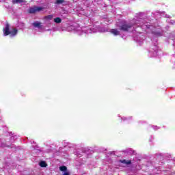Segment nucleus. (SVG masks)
<instances>
[{"label": "nucleus", "mask_w": 175, "mask_h": 175, "mask_svg": "<svg viewBox=\"0 0 175 175\" xmlns=\"http://www.w3.org/2000/svg\"><path fill=\"white\" fill-rule=\"evenodd\" d=\"M59 170L61 171V172H68L67 170H68V167H66V166H65V165H62V166H61V167H59Z\"/></svg>", "instance_id": "obj_9"}, {"label": "nucleus", "mask_w": 175, "mask_h": 175, "mask_svg": "<svg viewBox=\"0 0 175 175\" xmlns=\"http://www.w3.org/2000/svg\"><path fill=\"white\" fill-rule=\"evenodd\" d=\"M54 21L55 23H57V24H59V23H62V19H61V18H59V17H57L54 19Z\"/></svg>", "instance_id": "obj_10"}, {"label": "nucleus", "mask_w": 175, "mask_h": 175, "mask_svg": "<svg viewBox=\"0 0 175 175\" xmlns=\"http://www.w3.org/2000/svg\"><path fill=\"white\" fill-rule=\"evenodd\" d=\"M111 33H113V35H120V31L118 30H117V29H113L111 31Z\"/></svg>", "instance_id": "obj_7"}, {"label": "nucleus", "mask_w": 175, "mask_h": 175, "mask_svg": "<svg viewBox=\"0 0 175 175\" xmlns=\"http://www.w3.org/2000/svg\"><path fill=\"white\" fill-rule=\"evenodd\" d=\"M65 2V0H56L55 3H57V5H59L61 3H64Z\"/></svg>", "instance_id": "obj_12"}, {"label": "nucleus", "mask_w": 175, "mask_h": 175, "mask_svg": "<svg viewBox=\"0 0 175 175\" xmlns=\"http://www.w3.org/2000/svg\"><path fill=\"white\" fill-rule=\"evenodd\" d=\"M133 25L131 23L123 24L120 26V31H124V32H128L131 28H132Z\"/></svg>", "instance_id": "obj_1"}, {"label": "nucleus", "mask_w": 175, "mask_h": 175, "mask_svg": "<svg viewBox=\"0 0 175 175\" xmlns=\"http://www.w3.org/2000/svg\"><path fill=\"white\" fill-rule=\"evenodd\" d=\"M25 2V0H12V3L16 4V3H23Z\"/></svg>", "instance_id": "obj_8"}, {"label": "nucleus", "mask_w": 175, "mask_h": 175, "mask_svg": "<svg viewBox=\"0 0 175 175\" xmlns=\"http://www.w3.org/2000/svg\"><path fill=\"white\" fill-rule=\"evenodd\" d=\"M119 162H120V163H124V165H131L132 164V161L131 160H120Z\"/></svg>", "instance_id": "obj_4"}, {"label": "nucleus", "mask_w": 175, "mask_h": 175, "mask_svg": "<svg viewBox=\"0 0 175 175\" xmlns=\"http://www.w3.org/2000/svg\"><path fill=\"white\" fill-rule=\"evenodd\" d=\"M40 166L41 167H47V163H46V161H41L40 163Z\"/></svg>", "instance_id": "obj_11"}, {"label": "nucleus", "mask_w": 175, "mask_h": 175, "mask_svg": "<svg viewBox=\"0 0 175 175\" xmlns=\"http://www.w3.org/2000/svg\"><path fill=\"white\" fill-rule=\"evenodd\" d=\"M42 23L40 22H34L32 25L35 27V28H42Z\"/></svg>", "instance_id": "obj_5"}, {"label": "nucleus", "mask_w": 175, "mask_h": 175, "mask_svg": "<svg viewBox=\"0 0 175 175\" xmlns=\"http://www.w3.org/2000/svg\"><path fill=\"white\" fill-rule=\"evenodd\" d=\"M159 35H161V33H158Z\"/></svg>", "instance_id": "obj_14"}, {"label": "nucleus", "mask_w": 175, "mask_h": 175, "mask_svg": "<svg viewBox=\"0 0 175 175\" xmlns=\"http://www.w3.org/2000/svg\"><path fill=\"white\" fill-rule=\"evenodd\" d=\"M4 36H8L10 35V24L8 22H6L5 27L3 29Z\"/></svg>", "instance_id": "obj_2"}, {"label": "nucleus", "mask_w": 175, "mask_h": 175, "mask_svg": "<svg viewBox=\"0 0 175 175\" xmlns=\"http://www.w3.org/2000/svg\"><path fill=\"white\" fill-rule=\"evenodd\" d=\"M43 8H42V7H33V8H30L29 9V13H30V14H33L35 13H36L37 12H40V10H42Z\"/></svg>", "instance_id": "obj_3"}, {"label": "nucleus", "mask_w": 175, "mask_h": 175, "mask_svg": "<svg viewBox=\"0 0 175 175\" xmlns=\"http://www.w3.org/2000/svg\"><path fill=\"white\" fill-rule=\"evenodd\" d=\"M17 32H18V30H17L16 28H14L12 31H10V35H12V36H16V35H17Z\"/></svg>", "instance_id": "obj_6"}, {"label": "nucleus", "mask_w": 175, "mask_h": 175, "mask_svg": "<svg viewBox=\"0 0 175 175\" xmlns=\"http://www.w3.org/2000/svg\"><path fill=\"white\" fill-rule=\"evenodd\" d=\"M46 18L51 19V18H53V16L51 15H49L48 16H46Z\"/></svg>", "instance_id": "obj_13"}]
</instances>
